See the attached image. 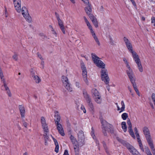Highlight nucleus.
<instances>
[{
  "mask_svg": "<svg viewBox=\"0 0 155 155\" xmlns=\"http://www.w3.org/2000/svg\"><path fill=\"white\" fill-rule=\"evenodd\" d=\"M126 47L129 52L132 53L133 58L137 65L139 71L140 72H142L143 71V69L140 60L138 55L135 52L133 51V47L131 44L129 45Z\"/></svg>",
  "mask_w": 155,
  "mask_h": 155,
  "instance_id": "f257e3e1",
  "label": "nucleus"
},
{
  "mask_svg": "<svg viewBox=\"0 0 155 155\" xmlns=\"http://www.w3.org/2000/svg\"><path fill=\"white\" fill-rule=\"evenodd\" d=\"M116 139L124 146L127 147L130 152L133 155H141L137 150L132 146L126 141L120 139L119 137H116Z\"/></svg>",
  "mask_w": 155,
  "mask_h": 155,
  "instance_id": "f03ea898",
  "label": "nucleus"
},
{
  "mask_svg": "<svg viewBox=\"0 0 155 155\" xmlns=\"http://www.w3.org/2000/svg\"><path fill=\"white\" fill-rule=\"evenodd\" d=\"M54 113V117H55L54 121L57 127V129L59 133L62 136H63L65 135L63 129L61 124L59 123L61 119L60 116L58 114V111H55Z\"/></svg>",
  "mask_w": 155,
  "mask_h": 155,
  "instance_id": "7ed1b4c3",
  "label": "nucleus"
},
{
  "mask_svg": "<svg viewBox=\"0 0 155 155\" xmlns=\"http://www.w3.org/2000/svg\"><path fill=\"white\" fill-rule=\"evenodd\" d=\"M143 131L147 141L150 148H153V145L151 137L150 135L149 130L148 127H145L143 128Z\"/></svg>",
  "mask_w": 155,
  "mask_h": 155,
  "instance_id": "20e7f679",
  "label": "nucleus"
},
{
  "mask_svg": "<svg viewBox=\"0 0 155 155\" xmlns=\"http://www.w3.org/2000/svg\"><path fill=\"white\" fill-rule=\"evenodd\" d=\"M89 8L87 7H85L84 10L87 15H88L91 20L93 23L96 28L98 26V22L96 18L94 17L93 14H91L92 11V8L90 6H89Z\"/></svg>",
  "mask_w": 155,
  "mask_h": 155,
  "instance_id": "39448f33",
  "label": "nucleus"
},
{
  "mask_svg": "<svg viewBox=\"0 0 155 155\" xmlns=\"http://www.w3.org/2000/svg\"><path fill=\"white\" fill-rule=\"evenodd\" d=\"M82 91L84 97L87 103L90 107V110L93 113L94 112V108L92 102L91 98L86 90L83 89Z\"/></svg>",
  "mask_w": 155,
  "mask_h": 155,
  "instance_id": "423d86ee",
  "label": "nucleus"
},
{
  "mask_svg": "<svg viewBox=\"0 0 155 155\" xmlns=\"http://www.w3.org/2000/svg\"><path fill=\"white\" fill-rule=\"evenodd\" d=\"M101 123L102 126L104 127H106L108 132H110L111 134L114 133V130L112 125L107 123L105 120L102 118L100 119Z\"/></svg>",
  "mask_w": 155,
  "mask_h": 155,
  "instance_id": "0eeeda50",
  "label": "nucleus"
},
{
  "mask_svg": "<svg viewBox=\"0 0 155 155\" xmlns=\"http://www.w3.org/2000/svg\"><path fill=\"white\" fill-rule=\"evenodd\" d=\"M101 77L102 81H104L106 84H108L109 83L110 79L108 76L107 70L105 68L101 70Z\"/></svg>",
  "mask_w": 155,
  "mask_h": 155,
  "instance_id": "6e6552de",
  "label": "nucleus"
},
{
  "mask_svg": "<svg viewBox=\"0 0 155 155\" xmlns=\"http://www.w3.org/2000/svg\"><path fill=\"white\" fill-rule=\"evenodd\" d=\"M81 67L82 71V75L84 81L87 84H88L87 77V71L85 64L83 61L81 62Z\"/></svg>",
  "mask_w": 155,
  "mask_h": 155,
  "instance_id": "1a4fd4ad",
  "label": "nucleus"
},
{
  "mask_svg": "<svg viewBox=\"0 0 155 155\" xmlns=\"http://www.w3.org/2000/svg\"><path fill=\"white\" fill-rule=\"evenodd\" d=\"M61 80L63 85L67 90L69 91H71L72 88L70 86V84L68 78L65 76H63L62 77Z\"/></svg>",
  "mask_w": 155,
  "mask_h": 155,
  "instance_id": "9d476101",
  "label": "nucleus"
},
{
  "mask_svg": "<svg viewBox=\"0 0 155 155\" xmlns=\"http://www.w3.org/2000/svg\"><path fill=\"white\" fill-rule=\"evenodd\" d=\"M78 140L81 146H82L84 144V136L83 132L80 131L78 134Z\"/></svg>",
  "mask_w": 155,
  "mask_h": 155,
  "instance_id": "9b49d317",
  "label": "nucleus"
},
{
  "mask_svg": "<svg viewBox=\"0 0 155 155\" xmlns=\"http://www.w3.org/2000/svg\"><path fill=\"white\" fill-rule=\"evenodd\" d=\"M126 72L131 84H133L135 82V80L134 78V76L131 68H128V70H127Z\"/></svg>",
  "mask_w": 155,
  "mask_h": 155,
  "instance_id": "f8f14e48",
  "label": "nucleus"
},
{
  "mask_svg": "<svg viewBox=\"0 0 155 155\" xmlns=\"http://www.w3.org/2000/svg\"><path fill=\"white\" fill-rule=\"evenodd\" d=\"M41 123L42 124V127L45 132H48V126L46 124L45 118L43 117H41Z\"/></svg>",
  "mask_w": 155,
  "mask_h": 155,
  "instance_id": "ddd939ff",
  "label": "nucleus"
},
{
  "mask_svg": "<svg viewBox=\"0 0 155 155\" xmlns=\"http://www.w3.org/2000/svg\"><path fill=\"white\" fill-rule=\"evenodd\" d=\"M13 3L15 9L18 12H21V0H13Z\"/></svg>",
  "mask_w": 155,
  "mask_h": 155,
  "instance_id": "4468645a",
  "label": "nucleus"
},
{
  "mask_svg": "<svg viewBox=\"0 0 155 155\" xmlns=\"http://www.w3.org/2000/svg\"><path fill=\"white\" fill-rule=\"evenodd\" d=\"M91 55L93 61L94 63H95L97 65V64H98V63L99 62V61H101V60L99 59L100 58L93 53H92L91 54Z\"/></svg>",
  "mask_w": 155,
  "mask_h": 155,
  "instance_id": "2eb2a0df",
  "label": "nucleus"
},
{
  "mask_svg": "<svg viewBox=\"0 0 155 155\" xmlns=\"http://www.w3.org/2000/svg\"><path fill=\"white\" fill-rule=\"evenodd\" d=\"M91 55L93 61L94 63H95L97 65V64H98V63L99 62V61H101V60L99 59L100 58L93 53H92L91 54Z\"/></svg>",
  "mask_w": 155,
  "mask_h": 155,
  "instance_id": "dca6fc26",
  "label": "nucleus"
},
{
  "mask_svg": "<svg viewBox=\"0 0 155 155\" xmlns=\"http://www.w3.org/2000/svg\"><path fill=\"white\" fill-rule=\"evenodd\" d=\"M91 55L93 61L94 63H95L97 65V64H98V63L99 62V61H101V60L99 59L100 58L93 53H92L91 54Z\"/></svg>",
  "mask_w": 155,
  "mask_h": 155,
  "instance_id": "f3484780",
  "label": "nucleus"
},
{
  "mask_svg": "<svg viewBox=\"0 0 155 155\" xmlns=\"http://www.w3.org/2000/svg\"><path fill=\"white\" fill-rule=\"evenodd\" d=\"M58 23L60 27V28L62 31L63 33L64 34H65V28H64V26L62 21L61 19H60L59 20H58Z\"/></svg>",
  "mask_w": 155,
  "mask_h": 155,
  "instance_id": "a211bd4d",
  "label": "nucleus"
},
{
  "mask_svg": "<svg viewBox=\"0 0 155 155\" xmlns=\"http://www.w3.org/2000/svg\"><path fill=\"white\" fill-rule=\"evenodd\" d=\"M19 107L21 118H23L25 117V108L22 105H19Z\"/></svg>",
  "mask_w": 155,
  "mask_h": 155,
  "instance_id": "6ab92c4d",
  "label": "nucleus"
},
{
  "mask_svg": "<svg viewBox=\"0 0 155 155\" xmlns=\"http://www.w3.org/2000/svg\"><path fill=\"white\" fill-rule=\"evenodd\" d=\"M121 104L122 106L120 109L118 106H117V110H121L119 112L120 113L124 111L125 108V105L123 101H121Z\"/></svg>",
  "mask_w": 155,
  "mask_h": 155,
  "instance_id": "aec40b11",
  "label": "nucleus"
},
{
  "mask_svg": "<svg viewBox=\"0 0 155 155\" xmlns=\"http://www.w3.org/2000/svg\"><path fill=\"white\" fill-rule=\"evenodd\" d=\"M91 92L92 94L96 97L100 96V93L95 88H93L91 90Z\"/></svg>",
  "mask_w": 155,
  "mask_h": 155,
  "instance_id": "412c9836",
  "label": "nucleus"
},
{
  "mask_svg": "<svg viewBox=\"0 0 155 155\" xmlns=\"http://www.w3.org/2000/svg\"><path fill=\"white\" fill-rule=\"evenodd\" d=\"M21 11L22 14L24 17L25 16V15L26 14L27 15L28 13V10L25 7H22Z\"/></svg>",
  "mask_w": 155,
  "mask_h": 155,
  "instance_id": "4be33fe9",
  "label": "nucleus"
},
{
  "mask_svg": "<svg viewBox=\"0 0 155 155\" xmlns=\"http://www.w3.org/2000/svg\"><path fill=\"white\" fill-rule=\"evenodd\" d=\"M54 144L55 145V151L57 153H58V152L59 148L58 143V142L57 140L56 139L54 140Z\"/></svg>",
  "mask_w": 155,
  "mask_h": 155,
  "instance_id": "5701e85b",
  "label": "nucleus"
},
{
  "mask_svg": "<svg viewBox=\"0 0 155 155\" xmlns=\"http://www.w3.org/2000/svg\"><path fill=\"white\" fill-rule=\"evenodd\" d=\"M121 126L124 132H126L127 130L126 123L124 121L122 122L121 123Z\"/></svg>",
  "mask_w": 155,
  "mask_h": 155,
  "instance_id": "b1692460",
  "label": "nucleus"
},
{
  "mask_svg": "<svg viewBox=\"0 0 155 155\" xmlns=\"http://www.w3.org/2000/svg\"><path fill=\"white\" fill-rule=\"evenodd\" d=\"M97 66L100 68H101L103 69L105 68V65L101 61H99V62L98 63V64Z\"/></svg>",
  "mask_w": 155,
  "mask_h": 155,
  "instance_id": "393cba45",
  "label": "nucleus"
},
{
  "mask_svg": "<svg viewBox=\"0 0 155 155\" xmlns=\"http://www.w3.org/2000/svg\"><path fill=\"white\" fill-rule=\"evenodd\" d=\"M132 84L134 90L136 92L138 95L139 96H140V95L138 91V90L137 88L136 84L135 82L133 83V84Z\"/></svg>",
  "mask_w": 155,
  "mask_h": 155,
  "instance_id": "a878e982",
  "label": "nucleus"
},
{
  "mask_svg": "<svg viewBox=\"0 0 155 155\" xmlns=\"http://www.w3.org/2000/svg\"><path fill=\"white\" fill-rule=\"evenodd\" d=\"M74 147V149L75 150V148L76 149H78V148H79V146H80L78 141H77L76 142H74V143H72Z\"/></svg>",
  "mask_w": 155,
  "mask_h": 155,
  "instance_id": "bb28decb",
  "label": "nucleus"
},
{
  "mask_svg": "<svg viewBox=\"0 0 155 155\" xmlns=\"http://www.w3.org/2000/svg\"><path fill=\"white\" fill-rule=\"evenodd\" d=\"M25 19H26V21H28L29 22H31V17L29 15L28 13L27 15H25V16L24 17Z\"/></svg>",
  "mask_w": 155,
  "mask_h": 155,
  "instance_id": "cd10ccee",
  "label": "nucleus"
},
{
  "mask_svg": "<svg viewBox=\"0 0 155 155\" xmlns=\"http://www.w3.org/2000/svg\"><path fill=\"white\" fill-rule=\"evenodd\" d=\"M123 39L126 46L131 44L129 40L126 37H124Z\"/></svg>",
  "mask_w": 155,
  "mask_h": 155,
  "instance_id": "c85d7f7f",
  "label": "nucleus"
},
{
  "mask_svg": "<svg viewBox=\"0 0 155 155\" xmlns=\"http://www.w3.org/2000/svg\"><path fill=\"white\" fill-rule=\"evenodd\" d=\"M34 79L37 83H39L41 81L40 78L37 75L34 76Z\"/></svg>",
  "mask_w": 155,
  "mask_h": 155,
  "instance_id": "c756f323",
  "label": "nucleus"
},
{
  "mask_svg": "<svg viewBox=\"0 0 155 155\" xmlns=\"http://www.w3.org/2000/svg\"><path fill=\"white\" fill-rule=\"evenodd\" d=\"M95 101L97 103L99 104V103H101V96L96 97L95 99Z\"/></svg>",
  "mask_w": 155,
  "mask_h": 155,
  "instance_id": "7c9ffc66",
  "label": "nucleus"
},
{
  "mask_svg": "<svg viewBox=\"0 0 155 155\" xmlns=\"http://www.w3.org/2000/svg\"><path fill=\"white\" fill-rule=\"evenodd\" d=\"M121 117L123 120H125L128 117V114L127 113H124L122 114Z\"/></svg>",
  "mask_w": 155,
  "mask_h": 155,
  "instance_id": "2f4dec72",
  "label": "nucleus"
},
{
  "mask_svg": "<svg viewBox=\"0 0 155 155\" xmlns=\"http://www.w3.org/2000/svg\"><path fill=\"white\" fill-rule=\"evenodd\" d=\"M123 60L124 62L126 64V67L128 68V69L130 68V67L129 64V63L127 61L126 58H123Z\"/></svg>",
  "mask_w": 155,
  "mask_h": 155,
  "instance_id": "473e14b6",
  "label": "nucleus"
},
{
  "mask_svg": "<svg viewBox=\"0 0 155 155\" xmlns=\"http://www.w3.org/2000/svg\"><path fill=\"white\" fill-rule=\"evenodd\" d=\"M3 78V77L2 78ZM2 80L3 82L4 85V86L5 90L8 91V90H9L8 87L7 86L5 80L4 79H2Z\"/></svg>",
  "mask_w": 155,
  "mask_h": 155,
  "instance_id": "72a5a7b5",
  "label": "nucleus"
},
{
  "mask_svg": "<svg viewBox=\"0 0 155 155\" xmlns=\"http://www.w3.org/2000/svg\"><path fill=\"white\" fill-rule=\"evenodd\" d=\"M102 132L103 134H104V136H107V134L106 132V131L107 129L106 128V127H104L102 126Z\"/></svg>",
  "mask_w": 155,
  "mask_h": 155,
  "instance_id": "f704fd0d",
  "label": "nucleus"
},
{
  "mask_svg": "<svg viewBox=\"0 0 155 155\" xmlns=\"http://www.w3.org/2000/svg\"><path fill=\"white\" fill-rule=\"evenodd\" d=\"M138 143H139L140 147L141 149V150L143 151H144V149L143 148V145L142 143L141 140H139V141H138Z\"/></svg>",
  "mask_w": 155,
  "mask_h": 155,
  "instance_id": "c9c22d12",
  "label": "nucleus"
},
{
  "mask_svg": "<svg viewBox=\"0 0 155 155\" xmlns=\"http://www.w3.org/2000/svg\"><path fill=\"white\" fill-rule=\"evenodd\" d=\"M91 130H92L91 132V136L94 139H95L96 138V137L95 136V135L94 134V130L93 127H92Z\"/></svg>",
  "mask_w": 155,
  "mask_h": 155,
  "instance_id": "e433bc0d",
  "label": "nucleus"
},
{
  "mask_svg": "<svg viewBox=\"0 0 155 155\" xmlns=\"http://www.w3.org/2000/svg\"><path fill=\"white\" fill-rule=\"evenodd\" d=\"M82 1H83L85 4L88 5V6H87V7L88 8H89V6H90V5L91 7V5L89 4L88 0H82Z\"/></svg>",
  "mask_w": 155,
  "mask_h": 155,
  "instance_id": "4c0bfd02",
  "label": "nucleus"
},
{
  "mask_svg": "<svg viewBox=\"0 0 155 155\" xmlns=\"http://www.w3.org/2000/svg\"><path fill=\"white\" fill-rule=\"evenodd\" d=\"M102 143H103V147L105 149L106 152V153H108V152L107 150V147L106 145V144L105 142L104 141H103L102 142Z\"/></svg>",
  "mask_w": 155,
  "mask_h": 155,
  "instance_id": "58836bf2",
  "label": "nucleus"
},
{
  "mask_svg": "<svg viewBox=\"0 0 155 155\" xmlns=\"http://www.w3.org/2000/svg\"><path fill=\"white\" fill-rule=\"evenodd\" d=\"M49 139V137H45L44 139L45 141V145H48V143L47 141Z\"/></svg>",
  "mask_w": 155,
  "mask_h": 155,
  "instance_id": "ea45409f",
  "label": "nucleus"
},
{
  "mask_svg": "<svg viewBox=\"0 0 155 155\" xmlns=\"http://www.w3.org/2000/svg\"><path fill=\"white\" fill-rule=\"evenodd\" d=\"M127 123L128 125V127H132L131 123L129 119H128L127 121Z\"/></svg>",
  "mask_w": 155,
  "mask_h": 155,
  "instance_id": "a19ab883",
  "label": "nucleus"
},
{
  "mask_svg": "<svg viewBox=\"0 0 155 155\" xmlns=\"http://www.w3.org/2000/svg\"><path fill=\"white\" fill-rule=\"evenodd\" d=\"M152 99L153 101V102L155 106V94L153 93L151 96Z\"/></svg>",
  "mask_w": 155,
  "mask_h": 155,
  "instance_id": "79ce46f5",
  "label": "nucleus"
},
{
  "mask_svg": "<svg viewBox=\"0 0 155 155\" xmlns=\"http://www.w3.org/2000/svg\"><path fill=\"white\" fill-rule=\"evenodd\" d=\"M13 58L15 61H17L18 60V56L15 53L12 56Z\"/></svg>",
  "mask_w": 155,
  "mask_h": 155,
  "instance_id": "37998d69",
  "label": "nucleus"
},
{
  "mask_svg": "<svg viewBox=\"0 0 155 155\" xmlns=\"http://www.w3.org/2000/svg\"><path fill=\"white\" fill-rule=\"evenodd\" d=\"M109 40L110 44L112 45H114V41L113 40V39L111 37H110V36H109Z\"/></svg>",
  "mask_w": 155,
  "mask_h": 155,
  "instance_id": "c03bdc74",
  "label": "nucleus"
},
{
  "mask_svg": "<svg viewBox=\"0 0 155 155\" xmlns=\"http://www.w3.org/2000/svg\"><path fill=\"white\" fill-rule=\"evenodd\" d=\"M75 155H79V149L78 148V149H76V148H75V150H74Z\"/></svg>",
  "mask_w": 155,
  "mask_h": 155,
  "instance_id": "a18cd8bd",
  "label": "nucleus"
},
{
  "mask_svg": "<svg viewBox=\"0 0 155 155\" xmlns=\"http://www.w3.org/2000/svg\"><path fill=\"white\" fill-rule=\"evenodd\" d=\"M128 88L129 91H130V93H131V95L133 96H134V94L133 92H132L131 88L130 87V86L128 87Z\"/></svg>",
  "mask_w": 155,
  "mask_h": 155,
  "instance_id": "49530a36",
  "label": "nucleus"
},
{
  "mask_svg": "<svg viewBox=\"0 0 155 155\" xmlns=\"http://www.w3.org/2000/svg\"><path fill=\"white\" fill-rule=\"evenodd\" d=\"M55 14L56 16V17L57 19V20H58L61 19L60 18V16L59 15L58 13H57V12H55Z\"/></svg>",
  "mask_w": 155,
  "mask_h": 155,
  "instance_id": "de8ad7c7",
  "label": "nucleus"
},
{
  "mask_svg": "<svg viewBox=\"0 0 155 155\" xmlns=\"http://www.w3.org/2000/svg\"><path fill=\"white\" fill-rule=\"evenodd\" d=\"M22 123L23 125L25 127H27L28 124L26 122H25L24 120H22Z\"/></svg>",
  "mask_w": 155,
  "mask_h": 155,
  "instance_id": "09e8293b",
  "label": "nucleus"
},
{
  "mask_svg": "<svg viewBox=\"0 0 155 155\" xmlns=\"http://www.w3.org/2000/svg\"><path fill=\"white\" fill-rule=\"evenodd\" d=\"M83 18H84V20L86 22V23L87 25H88V24L89 25L90 23L88 21V20H87V19L86 18V17L85 16H84L83 17Z\"/></svg>",
  "mask_w": 155,
  "mask_h": 155,
  "instance_id": "8fccbe9b",
  "label": "nucleus"
},
{
  "mask_svg": "<svg viewBox=\"0 0 155 155\" xmlns=\"http://www.w3.org/2000/svg\"><path fill=\"white\" fill-rule=\"evenodd\" d=\"M131 2H132L134 6L136 8H137V5L136 2L134 1V0H130Z\"/></svg>",
  "mask_w": 155,
  "mask_h": 155,
  "instance_id": "3c124183",
  "label": "nucleus"
},
{
  "mask_svg": "<svg viewBox=\"0 0 155 155\" xmlns=\"http://www.w3.org/2000/svg\"><path fill=\"white\" fill-rule=\"evenodd\" d=\"M146 152L147 155H151L152 154L150 150L149 149H147V150H146Z\"/></svg>",
  "mask_w": 155,
  "mask_h": 155,
  "instance_id": "603ef678",
  "label": "nucleus"
},
{
  "mask_svg": "<svg viewBox=\"0 0 155 155\" xmlns=\"http://www.w3.org/2000/svg\"><path fill=\"white\" fill-rule=\"evenodd\" d=\"M137 139L138 140V142L139 141V140H141L140 138V136L139 135V133H137V134H135Z\"/></svg>",
  "mask_w": 155,
  "mask_h": 155,
  "instance_id": "864d4df0",
  "label": "nucleus"
},
{
  "mask_svg": "<svg viewBox=\"0 0 155 155\" xmlns=\"http://www.w3.org/2000/svg\"><path fill=\"white\" fill-rule=\"evenodd\" d=\"M151 22L152 23H155V18L154 17L152 16L151 17Z\"/></svg>",
  "mask_w": 155,
  "mask_h": 155,
  "instance_id": "5fc2aeb1",
  "label": "nucleus"
},
{
  "mask_svg": "<svg viewBox=\"0 0 155 155\" xmlns=\"http://www.w3.org/2000/svg\"><path fill=\"white\" fill-rule=\"evenodd\" d=\"M0 77H1V78L2 79V78L4 77V76L3 75V73L2 72V70L0 68Z\"/></svg>",
  "mask_w": 155,
  "mask_h": 155,
  "instance_id": "6e6d98bb",
  "label": "nucleus"
},
{
  "mask_svg": "<svg viewBox=\"0 0 155 155\" xmlns=\"http://www.w3.org/2000/svg\"><path fill=\"white\" fill-rule=\"evenodd\" d=\"M63 155H69L68 153V151L67 150H65L64 153Z\"/></svg>",
  "mask_w": 155,
  "mask_h": 155,
  "instance_id": "4d7b16f0",
  "label": "nucleus"
},
{
  "mask_svg": "<svg viewBox=\"0 0 155 155\" xmlns=\"http://www.w3.org/2000/svg\"><path fill=\"white\" fill-rule=\"evenodd\" d=\"M129 134L134 139L135 138L134 134L133 131L132 132V133H130Z\"/></svg>",
  "mask_w": 155,
  "mask_h": 155,
  "instance_id": "13d9d810",
  "label": "nucleus"
},
{
  "mask_svg": "<svg viewBox=\"0 0 155 155\" xmlns=\"http://www.w3.org/2000/svg\"><path fill=\"white\" fill-rule=\"evenodd\" d=\"M128 131L129 133H132L133 132V130L132 128V127H128Z\"/></svg>",
  "mask_w": 155,
  "mask_h": 155,
  "instance_id": "bf43d9fd",
  "label": "nucleus"
},
{
  "mask_svg": "<svg viewBox=\"0 0 155 155\" xmlns=\"http://www.w3.org/2000/svg\"><path fill=\"white\" fill-rule=\"evenodd\" d=\"M6 91H7V94H8V96L9 97H11L12 96V94L10 91L9 90V89Z\"/></svg>",
  "mask_w": 155,
  "mask_h": 155,
  "instance_id": "052dcab7",
  "label": "nucleus"
},
{
  "mask_svg": "<svg viewBox=\"0 0 155 155\" xmlns=\"http://www.w3.org/2000/svg\"><path fill=\"white\" fill-rule=\"evenodd\" d=\"M95 40V41L96 42V43H97V45L99 46H100V42L98 38L97 39Z\"/></svg>",
  "mask_w": 155,
  "mask_h": 155,
  "instance_id": "680f3d73",
  "label": "nucleus"
},
{
  "mask_svg": "<svg viewBox=\"0 0 155 155\" xmlns=\"http://www.w3.org/2000/svg\"><path fill=\"white\" fill-rule=\"evenodd\" d=\"M5 17H7L8 16V14L6 8H5Z\"/></svg>",
  "mask_w": 155,
  "mask_h": 155,
  "instance_id": "e2e57ef3",
  "label": "nucleus"
},
{
  "mask_svg": "<svg viewBox=\"0 0 155 155\" xmlns=\"http://www.w3.org/2000/svg\"><path fill=\"white\" fill-rule=\"evenodd\" d=\"M87 26L88 27L89 29L90 30V31L93 29L92 28L91 26V25L90 23H89V25L88 24V25H87Z\"/></svg>",
  "mask_w": 155,
  "mask_h": 155,
  "instance_id": "0e129e2a",
  "label": "nucleus"
},
{
  "mask_svg": "<svg viewBox=\"0 0 155 155\" xmlns=\"http://www.w3.org/2000/svg\"><path fill=\"white\" fill-rule=\"evenodd\" d=\"M134 131L135 132V134L138 133V130L137 129V128L136 127H135L134 128Z\"/></svg>",
  "mask_w": 155,
  "mask_h": 155,
  "instance_id": "69168bd1",
  "label": "nucleus"
},
{
  "mask_svg": "<svg viewBox=\"0 0 155 155\" xmlns=\"http://www.w3.org/2000/svg\"><path fill=\"white\" fill-rule=\"evenodd\" d=\"M154 148V147H153V148H151V149L152 150V153H153V155H155V150Z\"/></svg>",
  "mask_w": 155,
  "mask_h": 155,
  "instance_id": "338daca9",
  "label": "nucleus"
},
{
  "mask_svg": "<svg viewBox=\"0 0 155 155\" xmlns=\"http://www.w3.org/2000/svg\"><path fill=\"white\" fill-rule=\"evenodd\" d=\"M31 74L32 75V77H34L35 75V72L33 71H31Z\"/></svg>",
  "mask_w": 155,
  "mask_h": 155,
  "instance_id": "774afa93",
  "label": "nucleus"
}]
</instances>
